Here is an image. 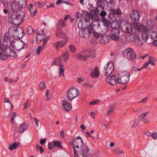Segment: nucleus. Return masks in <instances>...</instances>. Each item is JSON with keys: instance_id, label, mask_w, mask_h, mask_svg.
<instances>
[{"instance_id": "nucleus-31", "label": "nucleus", "mask_w": 157, "mask_h": 157, "mask_svg": "<svg viewBox=\"0 0 157 157\" xmlns=\"http://www.w3.org/2000/svg\"><path fill=\"white\" fill-rule=\"evenodd\" d=\"M46 2H36L35 3V6L36 8H41L44 6L46 4Z\"/></svg>"}, {"instance_id": "nucleus-54", "label": "nucleus", "mask_w": 157, "mask_h": 157, "mask_svg": "<svg viewBox=\"0 0 157 157\" xmlns=\"http://www.w3.org/2000/svg\"><path fill=\"white\" fill-rule=\"evenodd\" d=\"M37 13V10H35L31 12V16L32 17H33L35 14Z\"/></svg>"}, {"instance_id": "nucleus-28", "label": "nucleus", "mask_w": 157, "mask_h": 157, "mask_svg": "<svg viewBox=\"0 0 157 157\" xmlns=\"http://www.w3.org/2000/svg\"><path fill=\"white\" fill-rule=\"evenodd\" d=\"M36 37L38 40L42 41L45 38V36L44 34L40 33H38L36 35Z\"/></svg>"}, {"instance_id": "nucleus-19", "label": "nucleus", "mask_w": 157, "mask_h": 157, "mask_svg": "<svg viewBox=\"0 0 157 157\" xmlns=\"http://www.w3.org/2000/svg\"><path fill=\"white\" fill-rule=\"evenodd\" d=\"M11 35H10L9 33H5L3 38L4 43H5L6 42L8 43H12L13 41L16 40H12L11 39Z\"/></svg>"}, {"instance_id": "nucleus-30", "label": "nucleus", "mask_w": 157, "mask_h": 157, "mask_svg": "<svg viewBox=\"0 0 157 157\" xmlns=\"http://www.w3.org/2000/svg\"><path fill=\"white\" fill-rule=\"evenodd\" d=\"M97 4L98 5V8L99 7H100L101 10H104L105 4L103 0L101 1H99V2H97Z\"/></svg>"}, {"instance_id": "nucleus-5", "label": "nucleus", "mask_w": 157, "mask_h": 157, "mask_svg": "<svg viewBox=\"0 0 157 157\" xmlns=\"http://www.w3.org/2000/svg\"><path fill=\"white\" fill-rule=\"evenodd\" d=\"M124 57L130 60H133L136 58V55L134 51L130 48H127L123 51Z\"/></svg>"}, {"instance_id": "nucleus-4", "label": "nucleus", "mask_w": 157, "mask_h": 157, "mask_svg": "<svg viewBox=\"0 0 157 157\" xmlns=\"http://www.w3.org/2000/svg\"><path fill=\"white\" fill-rule=\"evenodd\" d=\"M7 44H2L1 41H0V49L1 51L3 52L6 51L7 56L14 58L16 57L17 56L16 53L9 48H7Z\"/></svg>"}, {"instance_id": "nucleus-3", "label": "nucleus", "mask_w": 157, "mask_h": 157, "mask_svg": "<svg viewBox=\"0 0 157 157\" xmlns=\"http://www.w3.org/2000/svg\"><path fill=\"white\" fill-rule=\"evenodd\" d=\"M26 0H19L18 1H13L10 4L12 11L17 13L21 10L22 8L26 6Z\"/></svg>"}, {"instance_id": "nucleus-48", "label": "nucleus", "mask_w": 157, "mask_h": 157, "mask_svg": "<svg viewBox=\"0 0 157 157\" xmlns=\"http://www.w3.org/2000/svg\"><path fill=\"white\" fill-rule=\"evenodd\" d=\"M92 30H93V29H92ZM94 36L96 38H98L100 36V34L98 33V32H96L95 31H93V30H92V32Z\"/></svg>"}, {"instance_id": "nucleus-9", "label": "nucleus", "mask_w": 157, "mask_h": 157, "mask_svg": "<svg viewBox=\"0 0 157 157\" xmlns=\"http://www.w3.org/2000/svg\"><path fill=\"white\" fill-rule=\"evenodd\" d=\"M21 30L20 29V27L17 26H12L10 27L9 29V33L12 37L15 38L16 36H17V34H16V31H18L19 32V36H21Z\"/></svg>"}, {"instance_id": "nucleus-43", "label": "nucleus", "mask_w": 157, "mask_h": 157, "mask_svg": "<svg viewBox=\"0 0 157 157\" xmlns=\"http://www.w3.org/2000/svg\"><path fill=\"white\" fill-rule=\"evenodd\" d=\"M16 114L15 112L13 113L11 115V120H10V122L12 124H13L14 122V119L15 117L16 116Z\"/></svg>"}, {"instance_id": "nucleus-32", "label": "nucleus", "mask_w": 157, "mask_h": 157, "mask_svg": "<svg viewBox=\"0 0 157 157\" xmlns=\"http://www.w3.org/2000/svg\"><path fill=\"white\" fill-rule=\"evenodd\" d=\"M100 10H99L98 8H96L95 9H93L91 11L92 14L95 16H97L98 15Z\"/></svg>"}, {"instance_id": "nucleus-42", "label": "nucleus", "mask_w": 157, "mask_h": 157, "mask_svg": "<svg viewBox=\"0 0 157 157\" xmlns=\"http://www.w3.org/2000/svg\"><path fill=\"white\" fill-rule=\"evenodd\" d=\"M13 21L14 24L16 25H20V24H21L22 22L19 21L18 19H16V17H15L13 20Z\"/></svg>"}, {"instance_id": "nucleus-60", "label": "nucleus", "mask_w": 157, "mask_h": 157, "mask_svg": "<svg viewBox=\"0 0 157 157\" xmlns=\"http://www.w3.org/2000/svg\"><path fill=\"white\" fill-rule=\"evenodd\" d=\"M46 141V139H42L40 140V143L41 144L43 145L45 143Z\"/></svg>"}, {"instance_id": "nucleus-62", "label": "nucleus", "mask_w": 157, "mask_h": 157, "mask_svg": "<svg viewBox=\"0 0 157 157\" xmlns=\"http://www.w3.org/2000/svg\"><path fill=\"white\" fill-rule=\"evenodd\" d=\"M150 64V63H149L148 62L144 64L143 65V66H142V68H145L147 67Z\"/></svg>"}, {"instance_id": "nucleus-40", "label": "nucleus", "mask_w": 157, "mask_h": 157, "mask_svg": "<svg viewBox=\"0 0 157 157\" xmlns=\"http://www.w3.org/2000/svg\"><path fill=\"white\" fill-rule=\"evenodd\" d=\"M141 120V119L137 118L134 122L132 127L134 128L136 127L138 124Z\"/></svg>"}, {"instance_id": "nucleus-63", "label": "nucleus", "mask_w": 157, "mask_h": 157, "mask_svg": "<svg viewBox=\"0 0 157 157\" xmlns=\"http://www.w3.org/2000/svg\"><path fill=\"white\" fill-rule=\"evenodd\" d=\"M46 42H47L46 40H44V41L43 43L42 44V46H41L43 49H44L45 48V47L46 45Z\"/></svg>"}, {"instance_id": "nucleus-33", "label": "nucleus", "mask_w": 157, "mask_h": 157, "mask_svg": "<svg viewBox=\"0 0 157 157\" xmlns=\"http://www.w3.org/2000/svg\"><path fill=\"white\" fill-rule=\"evenodd\" d=\"M156 61V60L152 57L151 56H149L148 62L150 64L151 63L153 66H155V62Z\"/></svg>"}, {"instance_id": "nucleus-8", "label": "nucleus", "mask_w": 157, "mask_h": 157, "mask_svg": "<svg viewBox=\"0 0 157 157\" xmlns=\"http://www.w3.org/2000/svg\"><path fill=\"white\" fill-rule=\"evenodd\" d=\"M73 149L75 148H80L83 146V142L82 138L79 137H74L73 140Z\"/></svg>"}, {"instance_id": "nucleus-51", "label": "nucleus", "mask_w": 157, "mask_h": 157, "mask_svg": "<svg viewBox=\"0 0 157 157\" xmlns=\"http://www.w3.org/2000/svg\"><path fill=\"white\" fill-rule=\"evenodd\" d=\"M151 137L153 139H157V133L155 132H153L152 133Z\"/></svg>"}, {"instance_id": "nucleus-34", "label": "nucleus", "mask_w": 157, "mask_h": 157, "mask_svg": "<svg viewBox=\"0 0 157 157\" xmlns=\"http://www.w3.org/2000/svg\"><path fill=\"white\" fill-rule=\"evenodd\" d=\"M129 79H117V82L119 84H125L127 83Z\"/></svg>"}, {"instance_id": "nucleus-53", "label": "nucleus", "mask_w": 157, "mask_h": 157, "mask_svg": "<svg viewBox=\"0 0 157 157\" xmlns=\"http://www.w3.org/2000/svg\"><path fill=\"white\" fill-rule=\"evenodd\" d=\"M114 110V109L113 107L110 108L109 110L107 111V114L109 115Z\"/></svg>"}, {"instance_id": "nucleus-45", "label": "nucleus", "mask_w": 157, "mask_h": 157, "mask_svg": "<svg viewBox=\"0 0 157 157\" xmlns=\"http://www.w3.org/2000/svg\"><path fill=\"white\" fill-rule=\"evenodd\" d=\"M69 49L71 52L72 53H74L76 51V48L75 46L72 44H71L70 45Z\"/></svg>"}, {"instance_id": "nucleus-12", "label": "nucleus", "mask_w": 157, "mask_h": 157, "mask_svg": "<svg viewBox=\"0 0 157 157\" xmlns=\"http://www.w3.org/2000/svg\"><path fill=\"white\" fill-rule=\"evenodd\" d=\"M69 39V37H67L65 40L59 41L56 42L54 43L53 46L58 49L59 48H62L65 45Z\"/></svg>"}, {"instance_id": "nucleus-59", "label": "nucleus", "mask_w": 157, "mask_h": 157, "mask_svg": "<svg viewBox=\"0 0 157 157\" xmlns=\"http://www.w3.org/2000/svg\"><path fill=\"white\" fill-rule=\"evenodd\" d=\"M147 97H145L143 98L141 101L139 102V103H145V102L147 100Z\"/></svg>"}, {"instance_id": "nucleus-29", "label": "nucleus", "mask_w": 157, "mask_h": 157, "mask_svg": "<svg viewBox=\"0 0 157 157\" xmlns=\"http://www.w3.org/2000/svg\"><path fill=\"white\" fill-rule=\"evenodd\" d=\"M103 21L104 26L107 29V30H109V28L110 27V22L106 19H104Z\"/></svg>"}, {"instance_id": "nucleus-22", "label": "nucleus", "mask_w": 157, "mask_h": 157, "mask_svg": "<svg viewBox=\"0 0 157 157\" xmlns=\"http://www.w3.org/2000/svg\"><path fill=\"white\" fill-rule=\"evenodd\" d=\"M66 25V22L61 19L59 20L56 26L58 29H61L64 27Z\"/></svg>"}, {"instance_id": "nucleus-23", "label": "nucleus", "mask_w": 157, "mask_h": 157, "mask_svg": "<svg viewBox=\"0 0 157 157\" xmlns=\"http://www.w3.org/2000/svg\"><path fill=\"white\" fill-rule=\"evenodd\" d=\"M28 125L27 124L24 123L21 124L19 127L18 132L20 133L24 132L27 128Z\"/></svg>"}, {"instance_id": "nucleus-52", "label": "nucleus", "mask_w": 157, "mask_h": 157, "mask_svg": "<svg viewBox=\"0 0 157 157\" xmlns=\"http://www.w3.org/2000/svg\"><path fill=\"white\" fill-rule=\"evenodd\" d=\"M106 14L107 13L105 11L102 10L100 13V15L101 17H104L106 15Z\"/></svg>"}, {"instance_id": "nucleus-1", "label": "nucleus", "mask_w": 157, "mask_h": 157, "mask_svg": "<svg viewBox=\"0 0 157 157\" xmlns=\"http://www.w3.org/2000/svg\"><path fill=\"white\" fill-rule=\"evenodd\" d=\"M146 27L139 23H136L135 24L136 29L142 33V38L144 41L146 42L148 38L149 35H150L154 39L157 38V34L155 32L152 31V34H151L152 29L154 25L153 22L151 20H148L146 22Z\"/></svg>"}, {"instance_id": "nucleus-25", "label": "nucleus", "mask_w": 157, "mask_h": 157, "mask_svg": "<svg viewBox=\"0 0 157 157\" xmlns=\"http://www.w3.org/2000/svg\"><path fill=\"white\" fill-rule=\"evenodd\" d=\"M106 82L111 85H115L118 82L117 79H105Z\"/></svg>"}, {"instance_id": "nucleus-39", "label": "nucleus", "mask_w": 157, "mask_h": 157, "mask_svg": "<svg viewBox=\"0 0 157 157\" xmlns=\"http://www.w3.org/2000/svg\"><path fill=\"white\" fill-rule=\"evenodd\" d=\"M149 112H148L145 113H142L137 118L139 119H141V120L142 119H144V118H145V117L147 116L148 113Z\"/></svg>"}, {"instance_id": "nucleus-17", "label": "nucleus", "mask_w": 157, "mask_h": 157, "mask_svg": "<svg viewBox=\"0 0 157 157\" xmlns=\"http://www.w3.org/2000/svg\"><path fill=\"white\" fill-rule=\"evenodd\" d=\"M63 105L64 109L67 111H68L72 109V106L70 103L66 100H63Z\"/></svg>"}, {"instance_id": "nucleus-41", "label": "nucleus", "mask_w": 157, "mask_h": 157, "mask_svg": "<svg viewBox=\"0 0 157 157\" xmlns=\"http://www.w3.org/2000/svg\"><path fill=\"white\" fill-rule=\"evenodd\" d=\"M61 142L59 141H55L53 142V145L54 146H56L59 147H61Z\"/></svg>"}, {"instance_id": "nucleus-2", "label": "nucleus", "mask_w": 157, "mask_h": 157, "mask_svg": "<svg viewBox=\"0 0 157 157\" xmlns=\"http://www.w3.org/2000/svg\"><path fill=\"white\" fill-rule=\"evenodd\" d=\"M69 56V53L68 52H66L63 53L61 56L56 59L54 61V64L59 67V75L62 76L63 77H64L63 74L65 70L64 66L61 62L63 60L64 62H67L68 60Z\"/></svg>"}, {"instance_id": "nucleus-64", "label": "nucleus", "mask_w": 157, "mask_h": 157, "mask_svg": "<svg viewBox=\"0 0 157 157\" xmlns=\"http://www.w3.org/2000/svg\"><path fill=\"white\" fill-rule=\"evenodd\" d=\"M145 134L148 136H151L152 133L148 131H147L145 132Z\"/></svg>"}, {"instance_id": "nucleus-11", "label": "nucleus", "mask_w": 157, "mask_h": 157, "mask_svg": "<svg viewBox=\"0 0 157 157\" xmlns=\"http://www.w3.org/2000/svg\"><path fill=\"white\" fill-rule=\"evenodd\" d=\"M107 67L105 69V75L106 76L108 75L111 74L114 70V64L112 62H110L107 63Z\"/></svg>"}, {"instance_id": "nucleus-21", "label": "nucleus", "mask_w": 157, "mask_h": 157, "mask_svg": "<svg viewBox=\"0 0 157 157\" xmlns=\"http://www.w3.org/2000/svg\"><path fill=\"white\" fill-rule=\"evenodd\" d=\"M134 37V42L137 46H140L142 45L143 42L140 40L139 36H135Z\"/></svg>"}, {"instance_id": "nucleus-20", "label": "nucleus", "mask_w": 157, "mask_h": 157, "mask_svg": "<svg viewBox=\"0 0 157 157\" xmlns=\"http://www.w3.org/2000/svg\"><path fill=\"white\" fill-rule=\"evenodd\" d=\"M130 73L127 71L121 72L119 74L118 78H129L130 77Z\"/></svg>"}, {"instance_id": "nucleus-58", "label": "nucleus", "mask_w": 157, "mask_h": 157, "mask_svg": "<svg viewBox=\"0 0 157 157\" xmlns=\"http://www.w3.org/2000/svg\"><path fill=\"white\" fill-rule=\"evenodd\" d=\"M34 120L35 121L36 123V124L37 127H38L39 126V124H38V122H39L38 120L35 117L34 118Z\"/></svg>"}, {"instance_id": "nucleus-13", "label": "nucleus", "mask_w": 157, "mask_h": 157, "mask_svg": "<svg viewBox=\"0 0 157 157\" xmlns=\"http://www.w3.org/2000/svg\"><path fill=\"white\" fill-rule=\"evenodd\" d=\"M89 149L88 147L84 145L80 151V154L83 157H88L90 155Z\"/></svg>"}, {"instance_id": "nucleus-57", "label": "nucleus", "mask_w": 157, "mask_h": 157, "mask_svg": "<svg viewBox=\"0 0 157 157\" xmlns=\"http://www.w3.org/2000/svg\"><path fill=\"white\" fill-rule=\"evenodd\" d=\"M28 9L30 11V13H31V12L33 10V7L32 5L31 4H30L28 8Z\"/></svg>"}, {"instance_id": "nucleus-7", "label": "nucleus", "mask_w": 157, "mask_h": 157, "mask_svg": "<svg viewBox=\"0 0 157 157\" xmlns=\"http://www.w3.org/2000/svg\"><path fill=\"white\" fill-rule=\"evenodd\" d=\"M121 25L122 29L125 33L131 34L132 32V26L128 22L126 21H122Z\"/></svg>"}, {"instance_id": "nucleus-36", "label": "nucleus", "mask_w": 157, "mask_h": 157, "mask_svg": "<svg viewBox=\"0 0 157 157\" xmlns=\"http://www.w3.org/2000/svg\"><path fill=\"white\" fill-rule=\"evenodd\" d=\"M112 12L114 14L119 15H121L122 14V11L120 8H118L116 10L113 9L112 10Z\"/></svg>"}, {"instance_id": "nucleus-6", "label": "nucleus", "mask_w": 157, "mask_h": 157, "mask_svg": "<svg viewBox=\"0 0 157 157\" xmlns=\"http://www.w3.org/2000/svg\"><path fill=\"white\" fill-rule=\"evenodd\" d=\"M79 90L76 87H73L70 89L67 93V98L68 100L71 101L78 97L79 94Z\"/></svg>"}, {"instance_id": "nucleus-35", "label": "nucleus", "mask_w": 157, "mask_h": 157, "mask_svg": "<svg viewBox=\"0 0 157 157\" xmlns=\"http://www.w3.org/2000/svg\"><path fill=\"white\" fill-rule=\"evenodd\" d=\"M92 26L93 27H96V28H98L100 26L99 21L98 20L93 21L92 22Z\"/></svg>"}, {"instance_id": "nucleus-16", "label": "nucleus", "mask_w": 157, "mask_h": 157, "mask_svg": "<svg viewBox=\"0 0 157 157\" xmlns=\"http://www.w3.org/2000/svg\"><path fill=\"white\" fill-rule=\"evenodd\" d=\"M92 32V29H86L82 31V36L84 38H88L90 36Z\"/></svg>"}, {"instance_id": "nucleus-10", "label": "nucleus", "mask_w": 157, "mask_h": 157, "mask_svg": "<svg viewBox=\"0 0 157 157\" xmlns=\"http://www.w3.org/2000/svg\"><path fill=\"white\" fill-rule=\"evenodd\" d=\"M111 34L110 36L111 38L113 40L117 41L119 39V33L120 31L119 29L113 28L110 30Z\"/></svg>"}, {"instance_id": "nucleus-14", "label": "nucleus", "mask_w": 157, "mask_h": 157, "mask_svg": "<svg viewBox=\"0 0 157 157\" xmlns=\"http://www.w3.org/2000/svg\"><path fill=\"white\" fill-rule=\"evenodd\" d=\"M130 18L134 21H137L140 18V13L137 10H132L130 13Z\"/></svg>"}, {"instance_id": "nucleus-47", "label": "nucleus", "mask_w": 157, "mask_h": 157, "mask_svg": "<svg viewBox=\"0 0 157 157\" xmlns=\"http://www.w3.org/2000/svg\"><path fill=\"white\" fill-rule=\"evenodd\" d=\"M101 101L99 99L93 101H91L89 103L90 105H96L99 103Z\"/></svg>"}, {"instance_id": "nucleus-49", "label": "nucleus", "mask_w": 157, "mask_h": 157, "mask_svg": "<svg viewBox=\"0 0 157 157\" xmlns=\"http://www.w3.org/2000/svg\"><path fill=\"white\" fill-rule=\"evenodd\" d=\"M42 48L41 46H39L36 49V53L37 55H39L40 54L41 51L42 50Z\"/></svg>"}, {"instance_id": "nucleus-56", "label": "nucleus", "mask_w": 157, "mask_h": 157, "mask_svg": "<svg viewBox=\"0 0 157 157\" xmlns=\"http://www.w3.org/2000/svg\"><path fill=\"white\" fill-rule=\"evenodd\" d=\"M114 0H109V1L108 0H105L106 2L108 3H109L111 5H112L114 2Z\"/></svg>"}, {"instance_id": "nucleus-27", "label": "nucleus", "mask_w": 157, "mask_h": 157, "mask_svg": "<svg viewBox=\"0 0 157 157\" xmlns=\"http://www.w3.org/2000/svg\"><path fill=\"white\" fill-rule=\"evenodd\" d=\"M18 143L15 142L13 144L10 145L9 147V149L11 151H13L14 149H16L19 147Z\"/></svg>"}, {"instance_id": "nucleus-24", "label": "nucleus", "mask_w": 157, "mask_h": 157, "mask_svg": "<svg viewBox=\"0 0 157 157\" xmlns=\"http://www.w3.org/2000/svg\"><path fill=\"white\" fill-rule=\"evenodd\" d=\"M16 17V19H18V20L20 22H22L24 20V18L25 16V13L24 12H22V14H17V15L11 16L12 17Z\"/></svg>"}, {"instance_id": "nucleus-37", "label": "nucleus", "mask_w": 157, "mask_h": 157, "mask_svg": "<svg viewBox=\"0 0 157 157\" xmlns=\"http://www.w3.org/2000/svg\"><path fill=\"white\" fill-rule=\"evenodd\" d=\"M20 29H21V36H19V32H18V31L17 30V31H16V34H17V36H16V38H19V39H21V38H22L23 36H24V35H23V29H22V28L21 27H20Z\"/></svg>"}, {"instance_id": "nucleus-15", "label": "nucleus", "mask_w": 157, "mask_h": 157, "mask_svg": "<svg viewBox=\"0 0 157 157\" xmlns=\"http://www.w3.org/2000/svg\"><path fill=\"white\" fill-rule=\"evenodd\" d=\"M90 75L92 78H98L99 75V71L97 67H95L93 69H90Z\"/></svg>"}, {"instance_id": "nucleus-18", "label": "nucleus", "mask_w": 157, "mask_h": 157, "mask_svg": "<svg viewBox=\"0 0 157 157\" xmlns=\"http://www.w3.org/2000/svg\"><path fill=\"white\" fill-rule=\"evenodd\" d=\"M60 29H58L56 33V36L60 39H66V37H68L66 35L65 33Z\"/></svg>"}, {"instance_id": "nucleus-38", "label": "nucleus", "mask_w": 157, "mask_h": 157, "mask_svg": "<svg viewBox=\"0 0 157 157\" xmlns=\"http://www.w3.org/2000/svg\"><path fill=\"white\" fill-rule=\"evenodd\" d=\"M27 32L28 34H32L33 33L34 31L32 27L31 26H29L27 28Z\"/></svg>"}, {"instance_id": "nucleus-61", "label": "nucleus", "mask_w": 157, "mask_h": 157, "mask_svg": "<svg viewBox=\"0 0 157 157\" xmlns=\"http://www.w3.org/2000/svg\"><path fill=\"white\" fill-rule=\"evenodd\" d=\"M4 81L6 82H8V83H12L13 82V80L12 79H5Z\"/></svg>"}, {"instance_id": "nucleus-50", "label": "nucleus", "mask_w": 157, "mask_h": 157, "mask_svg": "<svg viewBox=\"0 0 157 157\" xmlns=\"http://www.w3.org/2000/svg\"><path fill=\"white\" fill-rule=\"evenodd\" d=\"M83 16L82 13H80L78 12H77L75 14V16L77 18H80L82 17Z\"/></svg>"}, {"instance_id": "nucleus-55", "label": "nucleus", "mask_w": 157, "mask_h": 157, "mask_svg": "<svg viewBox=\"0 0 157 157\" xmlns=\"http://www.w3.org/2000/svg\"><path fill=\"white\" fill-rule=\"evenodd\" d=\"M28 101H27L26 102L23 104L24 108L23 109V110H25L27 109L28 108Z\"/></svg>"}, {"instance_id": "nucleus-26", "label": "nucleus", "mask_w": 157, "mask_h": 157, "mask_svg": "<svg viewBox=\"0 0 157 157\" xmlns=\"http://www.w3.org/2000/svg\"><path fill=\"white\" fill-rule=\"evenodd\" d=\"M90 56H91V55H89L87 56H86L84 53L82 54H80L78 55V58L80 59L86 61L87 60L88 58Z\"/></svg>"}, {"instance_id": "nucleus-46", "label": "nucleus", "mask_w": 157, "mask_h": 157, "mask_svg": "<svg viewBox=\"0 0 157 157\" xmlns=\"http://www.w3.org/2000/svg\"><path fill=\"white\" fill-rule=\"evenodd\" d=\"M27 48V45L25 43H22V44L21 45V48L19 49H17L18 51H20V50L26 48Z\"/></svg>"}, {"instance_id": "nucleus-44", "label": "nucleus", "mask_w": 157, "mask_h": 157, "mask_svg": "<svg viewBox=\"0 0 157 157\" xmlns=\"http://www.w3.org/2000/svg\"><path fill=\"white\" fill-rule=\"evenodd\" d=\"M39 89L41 90H44L45 88V85L44 83L43 82L40 83L39 85Z\"/></svg>"}]
</instances>
